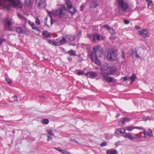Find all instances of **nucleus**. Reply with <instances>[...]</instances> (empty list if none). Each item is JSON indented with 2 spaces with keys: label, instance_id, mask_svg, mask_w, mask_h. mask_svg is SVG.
<instances>
[{
  "label": "nucleus",
  "instance_id": "f257e3e1",
  "mask_svg": "<svg viewBox=\"0 0 154 154\" xmlns=\"http://www.w3.org/2000/svg\"><path fill=\"white\" fill-rule=\"evenodd\" d=\"M103 55V50L102 48L98 45L94 47L89 54L90 58L92 61L98 66H101L100 71L103 77V80L106 81V65H101V63L98 57H101Z\"/></svg>",
  "mask_w": 154,
  "mask_h": 154
},
{
  "label": "nucleus",
  "instance_id": "f03ea898",
  "mask_svg": "<svg viewBox=\"0 0 154 154\" xmlns=\"http://www.w3.org/2000/svg\"><path fill=\"white\" fill-rule=\"evenodd\" d=\"M9 3L15 8H22L20 0H0V6L7 8Z\"/></svg>",
  "mask_w": 154,
  "mask_h": 154
},
{
  "label": "nucleus",
  "instance_id": "7ed1b4c3",
  "mask_svg": "<svg viewBox=\"0 0 154 154\" xmlns=\"http://www.w3.org/2000/svg\"><path fill=\"white\" fill-rule=\"evenodd\" d=\"M119 8L122 11H127L128 8V5L123 0H117Z\"/></svg>",
  "mask_w": 154,
  "mask_h": 154
},
{
  "label": "nucleus",
  "instance_id": "20e7f679",
  "mask_svg": "<svg viewBox=\"0 0 154 154\" xmlns=\"http://www.w3.org/2000/svg\"><path fill=\"white\" fill-rule=\"evenodd\" d=\"M123 136L125 138H128L129 139L133 140L134 139H141V137L138 134H134L133 135L132 134L130 133H126L125 134L123 135Z\"/></svg>",
  "mask_w": 154,
  "mask_h": 154
},
{
  "label": "nucleus",
  "instance_id": "39448f33",
  "mask_svg": "<svg viewBox=\"0 0 154 154\" xmlns=\"http://www.w3.org/2000/svg\"><path fill=\"white\" fill-rule=\"evenodd\" d=\"M66 10L65 7L64 6H62L56 10L55 13V14L59 17H62L64 15Z\"/></svg>",
  "mask_w": 154,
  "mask_h": 154
},
{
  "label": "nucleus",
  "instance_id": "423d86ee",
  "mask_svg": "<svg viewBox=\"0 0 154 154\" xmlns=\"http://www.w3.org/2000/svg\"><path fill=\"white\" fill-rule=\"evenodd\" d=\"M66 5L68 11L69 12L72 14H74L77 11L76 9L75 8L72 7V4L69 0H66Z\"/></svg>",
  "mask_w": 154,
  "mask_h": 154
},
{
  "label": "nucleus",
  "instance_id": "0eeeda50",
  "mask_svg": "<svg viewBox=\"0 0 154 154\" xmlns=\"http://www.w3.org/2000/svg\"><path fill=\"white\" fill-rule=\"evenodd\" d=\"M54 45L58 46L67 43V41L66 38L63 37L61 39L59 38L54 40Z\"/></svg>",
  "mask_w": 154,
  "mask_h": 154
},
{
  "label": "nucleus",
  "instance_id": "6e6552de",
  "mask_svg": "<svg viewBox=\"0 0 154 154\" xmlns=\"http://www.w3.org/2000/svg\"><path fill=\"white\" fill-rule=\"evenodd\" d=\"M107 59L110 61L112 62L115 60L117 58V54L114 51L108 52L106 56Z\"/></svg>",
  "mask_w": 154,
  "mask_h": 154
},
{
  "label": "nucleus",
  "instance_id": "1a4fd4ad",
  "mask_svg": "<svg viewBox=\"0 0 154 154\" xmlns=\"http://www.w3.org/2000/svg\"><path fill=\"white\" fill-rule=\"evenodd\" d=\"M88 37L93 42H96L97 41L101 40L100 35L98 34H95L93 35L88 34Z\"/></svg>",
  "mask_w": 154,
  "mask_h": 154
},
{
  "label": "nucleus",
  "instance_id": "9d476101",
  "mask_svg": "<svg viewBox=\"0 0 154 154\" xmlns=\"http://www.w3.org/2000/svg\"><path fill=\"white\" fill-rule=\"evenodd\" d=\"M4 28L5 30L8 31H12L13 29L11 27L12 25L11 22L9 20H4Z\"/></svg>",
  "mask_w": 154,
  "mask_h": 154
},
{
  "label": "nucleus",
  "instance_id": "9b49d317",
  "mask_svg": "<svg viewBox=\"0 0 154 154\" xmlns=\"http://www.w3.org/2000/svg\"><path fill=\"white\" fill-rule=\"evenodd\" d=\"M116 70V67L115 66H109L106 68V75H112Z\"/></svg>",
  "mask_w": 154,
  "mask_h": 154
},
{
  "label": "nucleus",
  "instance_id": "f8f14e48",
  "mask_svg": "<svg viewBox=\"0 0 154 154\" xmlns=\"http://www.w3.org/2000/svg\"><path fill=\"white\" fill-rule=\"evenodd\" d=\"M143 133L144 136L143 137V138H146L148 137H152L153 136L152 130L151 129H149L147 131H146L145 129H144Z\"/></svg>",
  "mask_w": 154,
  "mask_h": 154
},
{
  "label": "nucleus",
  "instance_id": "ddd939ff",
  "mask_svg": "<svg viewBox=\"0 0 154 154\" xmlns=\"http://www.w3.org/2000/svg\"><path fill=\"white\" fill-rule=\"evenodd\" d=\"M97 73L96 72H88L86 74L87 77L93 79L97 76Z\"/></svg>",
  "mask_w": 154,
  "mask_h": 154
},
{
  "label": "nucleus",
  "instance_id": "4468645a",
  "mask_svg": "<svg viewBox=\"0 0 154 154\" xmlns=\"http://www.w3.org/2000/svg\"><path fill=\"white\" fill-rule=\"evenodd\" d=\"M36 3L41 8H45L46 6L45 0H37Z\"/></svg>",
  "mask_w": 154,
  "mask_h": 154
},
{
  "label": "nucleus",
  "instance_id": "2eb2a0df",
  "mask_svg": "<svg viewBox=\"0 0 154 154\" xmlns=\"http://www.w3.org/2000/svg\"><path fill=\"white\" fill-rule=\"evenodd\" d=\"M138 33L144 38L148 36V32L147 29H143L141 31H138Z\"/></svg>",
  "mask_w": 154,
  "mask_h": 154
},
{
  "label": "nucleus",
  "instance_id": "dca6fc26",
  "mask_svg": "<svg viewBox=\"0 0 154 154\" xmlns=\"http://www.w3.org/2000/svg\"><path fill=\"white\" fill-rule=\"evenodd\" d=\"M43 37L45 38H48L51 37L52 35L51 33L49 32L47 30H45L43 31L42 34Z\"/></svg>",
  "mask_w": 154,
  "mask_h": 154
},
{
  "label": "nucleus",
  "instance_id": "f3484780",
  "mask_svg": "<svg viewBox=\"0 0 154 154\" xmlns=\"http://www.w3.org/2000/svg\"><path fill=\"white\" fill-rule=\"evenodd\" d=\"M16 31L17 33H19L25 34L26 33L25 31L22 29L20 27L17 26L15 27Z\"/></svg>",
  "mask_w": 154,
  "mask_h": 154
},
{
  "label": "nucleus",
  "instance_id": "a211bd4d",
  "mask_svg": "<svg viewBox=\"0 0 154 154\" xmlns=\"http://www.w3.org/2000/svg\"><path fill=\"white\" fill-rule=\"evenodd\" d=\"M66 38L70 41H73L75 38V36L72 35H67L66 36Z\"/></svg>",
  "mask_w": 154,
  "mask_h": 154
},
{
  "label": "nucleus",
  "instance_id": "6ab92c4d",
  "mask_svg": "<svg viewBox=\"0 0 154 154\" xmlns=\"http://www.w3.org/2000/svg\"><path fill=\"white\" fill-rule=\"evenodd\" d=\"M106 29L109 30V32L112 35H114L116 33V31L113 28L110 27L108 25H106Z\"/></svg>",
  "mask_w": 154,
  "mask_h": 154
},
{
  "label": "nucleus",
  "instance_id": "aec40b11",
  "mask_svg": "<svg viewBox=\"0 0 154 154\" xmlns=\"http://www.w3.org/2000/svg\"><path fill=\"white\" fill-rule=\"evenodd\" d=\"M107 154H117L118 152L116 149H108L106 151Z\"/></svg>",
  "mask_w": 154,
  "mask_h": 154
},
{
  "label": "nucleus",
  "instance_id": "412c9836",
  "mask_svg": "<svg viewBox=\"0 0 154 154\" xmlns=\"http://www.w3.org/2000/svg\"><path fill=\"white\" fill-rule=\"evenodd\" d=\"M49 21H48V20H45V21H44V23L48 27L50 26H49V24H50V26H51L53 22L55 21L56 20H48Z\"/></svg>",
  "mask_w": 154,
  "mask_h": 154
},
{
  "label": "nucleus",
  "instance_id": "4be33fe9",
  "mask_svg": "<svg viewBox=\"0 0 154 154\" xmlns=\"http://www.w3.org/2000/svg\"><path fill=\"white\" fill-rule=\"evenodd\" d=\"M129 121V118L128 117H126L125 118L119 122V124H121V123L122 125H124V123L125 122H128Z\"/></svg>",
  "mask_w": 154,
  "mask_h": 154
},
{
  "label": "nucleus",
  "instance_id": "5701e85b",
  "mask_svg": "<svg viewBox=\"0 0 154 154\" xmlns=\"http://www.w3.org/2000/svg\"><path fill=\"white\" fill-rule=\"evenodd\" d=\"M116 81V80H115L113 78L106 75V81L107 82L109 83H113Z\"/></svg>",
  "mask_w": 154,
  "mask_h": 154
},
{
  "label": "nucleus",
  "instance_id": "b1692460",
  "mask_svg": "<svg viewBox=\"0 0 154 154\" xmlns=\"http://www.w3.org/2000/svg\"><path fill=\"white\" fill-rule=\"evenodd\" d=\"M69 55L71 56H76V51L73 50H70L68 52Z\"/></svg>",
  "mask_w": 154,
  "mask_h": 154
},
{
  "label": "nucleus",
  "instance_id": "393cba45",
  "mask_svg": "<svg viewBox=\"0 0 154 154\" xmlns=\"http://www.w3.org/2000/svg\"><path fill=\"white\" fill-rule=\"evenodd\" d=\"M136 77V75L134 73L133 74L130 76V79L131 80V84H132L135 80Z\"/></svg>",
  "mask_w": 154,
  "mask_h": 154
},
{
  "label": "nucleus",
  "instance_id": "a878e982",
  "mask_svg": "<svg viewBox=\"0 0 154 154\" xmlns=\"http://www.w3.org/2000/svg\"><path fill=\"white\" fill-rule=\"evenodd\" d=\"M25 4L26 5H30L32 4V2L31 0H25Z\"/></svg>",
  "mask_w": 154,
  "mask_h": 154
},
{
  "label": "nucleus",
  "instance_id": "bb28decb",
  "mask_svg": "<svg viewBox=\"0 0 154 154\" xmlns=\"http://www.w3.org/2000/svg\"><path fill=\"white\" fill-rule=\"evenodd\" d=\"M146 1L148 3L149 7L150 6L152 7L154 6V4L152 1L150 0H146Z\"/></svg>",
  "mask_w": 154,
  "mask_h": 154
},
{
  "label": "nucleus",
  "instance_id": "cd10ccee",
  "mask_svg": "<svg viewBox=\"0 0 154 154\" xmlns=\"http://www.w3.org/2000/svg\"><path fill=\"white\" fill-rule=\"evenodd\" d=\"M28 23L31 26L32 29H35L36 27L35 24L33 22H32L30 20H29Z\"/></svg>",
  "mask_w": 154,
  "mask_h": 154
},
{
  "label": "nucleus",
  "instance_id": "c85d7f7f",
  "mask_svg": "<svg viewBox=\"0 0 154 154\" xmlns=\"http://www.w3.org/2000/svg\"><path fill=\"white\" fill-rule=\"evenodd\" d=\"M117 131L121 133H124L125 131V129L124 128H121L117 129Z\"/></svg>",
  "mask_w": 154,
  "mask_h": 154
},
{
  "label": "nucleus",
  "instance_id": "c756f323",
  "mask_svg": "<svg viewBox=\"0 0 154 154\" xmlns=\"http://www.w3.org/2000/svg\"><path fill=\"white\" fill-rule=\"evenodd\" d=\"M135 129V127L131 126H129L126 127V129L128 131H131Z\"/></svg>",
  "mask_w": 154,
  "mask_h": 154
},
{
  "label": "nucleus",
  "instance_id": "7c9ffc66",
  "mask_svg": "<svg viewBox=\"0 0 154 154\" xmlns=\"http://www.w3.org/2000/svg\"><path fill=\"white\" fill-rule=\"evenodd\" d=\"M86 73H85L84 72L82 71H79L76 73V74L79 76L83 75H86Z\"/></svg>",
  "mask_w": 154,
  "mask_h": 154
},
{
  "label": "nucleus",
  "instance_id": "2f4dec72",
  "mask_svg": "<svg viewBox=\"0 0 154 154\" xmlns=\"http://www.w3.org/2000/svg\"><path fill=\"white\" fill-rule=\"evenodd\" d=\"M48 15L49 16L51 20L52 19L54 15L53 13L51 12H48Z\"/></svg>",
  "mask_w": 154,
  "mask_h": 154
},
{
  "label": "nucleus",
  "instance_id": "473e14b6",
  "mask_svg": "<svg viewBox=\"0 0 154 154\" xmlns=\"http://www.w3.org/2000/svg\"><path fill=\"white\" fill-rule=\"evenodd\" d=\"M49 120L47 119H45L43 120L42 123L44 124L47 125L49 123Z\"/></svg>",
  "mask_w": 154,
  "mask_h": 154
},
{
  "label": "nucleus",
  "instance_id": "72a5a7b5",
  "mask_svg": "<svg viewBox=\"0 0 154 154\" xmlns=\"http://www.w3.org/2000/svg\"><path fill=\"white\" fill-rule=\"evenodd\" d=\"M47 131L49 135H54V134L53 133V130H48Z\"/></svg>",
  "mask_w": 154,
  "mask_h": 154
},
{
  "label": "nucleus",
  "instance_id": "f704fd0d",
  "mask_svg": "<svg viewBox=\"0 0 154 154\" xmlns=\"http://www.w3.org/2000/svg\"><path fill=\"white\" fill-rule=\"evenodd\" d=\"M5 39L0 38V45H1L4 42H5Z\"/></svg>",
  "mask_w": 154,
  "mask_h": 154
},
{
  "label": "nucleus",
  "instance_id": "c9c22d12",
  "mask_svg": "<svg viewBox=\"0 0 154 154\" xmlns=\"http://www.w3.org/2000/svg\"><path fill=\"white\" fill-rule=\"evenodd\" d=\"M131 51H132V52L131 53V54H132V55H133V57H132V58L134 57V55L135 54V53H134V51H137V50L136 49H131Z\"/></svg>",
  "mask_w": 154,
  "mask_h": 154
},
{
  "label": "nucleus",
  "instance_id": "e433bc0d",
  "mask_svg": "<svg viewBox=\"0 0 154 154\" xmlns=\"http://www.w3.org/2000/svg\"><path fill=\"white\" fill-rule=\"evenodd\" d=\"M122 58L125 59V53L123 51H122Z\"/></svg>",
  "mask_w": 154,
  "mask_h": 154
},
{
  "label": "nucleus",
  "instance_id": "4c0bfd02",
  "mask_svg": "<svg viewBox=\"0 0 154 154\" xmlns=\"http://www.w3.org/2000/svg\"><path fill=\"white\" fill-rule=\"evenodd\" d=\"M51 135H49V134L47 136V140L49 141L50 140H52V137H51Z\"/></svg>",
  "mask_w": 154,
  "mask_h": 154
},
{
  "label": "nucleus",
  "instance_id": "58836bf2",
  "mask_svg": "<svg viewBox=\"0 0 154 154\" xmlns=\"http://www.w3.org/2000/svg\"><path fill=\"white\" fill-rule=\"evenodd\" d=\"M60 152H61L62 153H63L64 154L69 153V152H67L66 150L64 149H61V150Z\"/></svg>",
  "mask_w": 154,
  "mask_h": 154
},
{
  "label": "nucleus",
  "instance_id": "ea45409f",
  "mask_svg": "<svg viewBox=\"0 0 154 154\" xmlns=\"http://www.w3.org/2000/svg\"><path fill=\"white\" fill-rule=\"evenodd\" d=\"M134 53H135V57L137 58H138L140 57V56H139V54H137V51H134Z\"/></svg>",
  "mask_w": 154,
  "mask_h": 154
},
{
  "label": "nucleus",
  "instance_id": "a19ab883",
  "mask_svg": "<svg viewBox=\"0 0 154 154\" xmlns=\"http://www.w3.org/2000/svg\"><path fill=\"white\" fill-rule=\"evenodd\" d=\"M6 81L9 84H10L11 81L9 78H6Z\"/></svg>",
  "mask_w": 154,
  "mask_h": 154
},
{
  "label": "nucleus",
  "instance_id": "79ce46f5",
  "mask_svg": "<svg viewBox=\"0 0 154 154\" xmlns=\"http://www.w3.org/2000/svg\"><path fill=\"white\" fill-rule=\"evenodd\" d=\"M135 129H138L139 130H144L145 129L143 128L142 127H135Z\"/></svg>",
  "mask_w": 154,
  "mask_h": 154
},
{
  "label": "nucleus",
  "instance_id": "37998d69",
  "mask_svg": "<svg viewBox=\"0 0 154 154\" xmlns=\"http://www.w3.org/2000/svg\"><path fill=\"white\" fill-rule=\"evenodd\" d=\"M48 41L50 44H51L54 45V41L48 40Z\"/></svg>",
  "mask_w": 154,
  "mask_h": 154
},
{
  "label": "nucleus",
  "instance_id": "c03bdc74",
  "mask_svg": "<svg viewBox=\"0 0 154 154\" xmlns=\"http://www.w3.org/2000/svg\"><path fill=\"white\" fill-rule=\"evenodd\" d=\"M34 29H35L38 32V34H39L41 32V30L38 28L36 27Z\"/></svg>",
  "mask_w": 154,
  "mask_h": 154
},
{
  "label": "nucleus",
  "instance_id": "a18cd8bd",
  "mask_svg": "<svg viewBox=\"0 0 154 154\" xmlns=\"http://www.w3.org/2000/svg\"><path fill=\"white\" fill-rule=\"evenodd\" d=\"M70 141L73 143H78V142L76 140L73 139H71L70 140Z\"/></svg>",
  "mask_w": 154,
  "mask_h": 154
},
{
  "label": "nucleus",
  "instance_id": "49530a36",
  "mask_svg": "<svg viewBox=\"0 0 154 154\" xmlns=\"http://www.w3.org/2000/svg\"><path fill=\"white\" fill-rule=\"evenodd\" d=\"M124 22L125 24H128L129 23L130 21L128 20H124Z\"/></svg>",
  "mask_w": 154,
  "mask_h": 154
},
{
  "label": "nucleus",
  "instance_id": "de8ad7c7",
  "mask_svg": "<svg viewBox=\"0 0 154 154\" xmlns=\"http://www.w3.org/2000/svg\"><path fill=\"white\" fill-rule=\"evenodd\" d=\"M122 79H123V81L125 82V81H127V80H128V77L126 76H125V77H123L122 78Z\"/></svg>",
  "mask_w": 154,
  "mask_h": 154
},
{
  "label": "nucleus",
  "instance_id": "09e8293b",
  "mask_svg": "<svg viewBox=\"0 0 154 154\" xmlns=\"http://www.w3.org/2000/svg\"><path fill=\"white\" fill-rule=\"evenodd\" d=\"M17 16L19 17V18L21 19L23 18V17L21 14H18Z\"/></svg>",
  "mask_w": 154,
  "mask_h": 154
},
{
  "label": "nucleus",
  "instance_id": "8fccbe9b",
  "mask_svg": "<svg viewBox=\"0 0 154 154\" xmlns=\"http://www.w3.org/2000/svg\"><path fill=\"white\" fill-rule=\"evenodd\" d=\"M35 23L38 25H39L40 24V20H35Z\"/></svg>",
  "mask_w": 154,
  "mask_h": 154
},
{
  "label": "nucleus",
  "instance_id": "3c124183",
  "mask_svg": "<svg viewBox=\"0 0 154 154\" xmlns=\"http://www.w3.org/2000/svg\"><path fill=\"white\" fill-rule=\"evenodd\" d=\"M12 97L14 99V101H16L17 100V97L16 96H13Z\"/></svg>",
  "mask_w": 154,
  "mask_h": 154
},
{
  "label": "nucleus",
  "instance_id": "603ef678",
  "mask_svg": "<svg viewBox=\"0 0 154 154\" xmlns=\"http://www.w3.org/2000/svg\"><path fill=\"white\" fill-rule=\"evenodd\" d=\"M82 35V32L81 31H79V32L78 34L77 35V36H78L79 37H80Z\"/></svg>",
  "mask_w": 154,
  "mask_h": 154
},
{
  "label": "nucleus",
  "instance_id": "864d4df0",
  "mask_svg": "<svg viewBox=\"0 0 154 154\" xmlns=\"http://www.w3.org/2000/svg\"><path fill=\"white\" fill-rule=\"evenodd\" d=\"M54 149L59 152H60L61 150V149L60 147H55Z\"/></svg>",
  "mask_w": 154,
  "mask_h": 154
},
{
  "label": "nucleus",
  "instance_id": "5fc2aeb1",
  "mask_svg": "<svg viewBox=\"0 0 154 154\" xmlns=\"http://www.w3.org/2000/svg\"><path fill=\"white\" fill-rule=\"evenodd\" d=\"M135 28L137 29H140V27L139 26L136 25L135 26Z\"/></svg>",
  "mask_w": 154,
  "mask_h": 154
},
{
  "label": "nucleus",
  "instance_id": "6e6d98bb",
  "mask_svg": "<svg viewBox=\"0 0 154 154\" xmlns=\"http://www.w3.org/2000/svg\"><path fill=\"white\" fill-rule=\"evenodd\" d=\"M85 6L84 5H82L80 6V8H81V10L82 11L85 8Z\"/></svg>",
  "mask_w": 154,
  "mask_h": 154
},
{
  "label": "nucleus",
  "instance_id": "4d7b16f0",
  "mask_svg": "<svg viewBox=\"0 0 154 154\" xmlns=\"http://www.w3.org/2000/svg\"><path fill=\"white\" fill-rule=\"evenodd\" d=\"M106 145V142H104L103 143L101 144L100 146H103Z\"/></svg>",
  "mask_w": 154,
  "mask_h": 154
},
{
  "label": "nucleus",
  "instance_id": "13d9d810",
  "mask_svg": "<svg viewBox=\"0 0 154 154\" xmlns=\"http://www.w3.org/2000/svg\"><path fill=\"white\" fill-rule=\"evenodd\" d=\"M69 45H72V46H75L76 45V44H71V43H70L69 44Z\"/></svg>",
  "mask_w": 154,
  "mask_h": 154
},
{
  "label": "nucleus",
  "instance_id": "bf43d9fd",
  "mask_svg": "<svg viewBox=\"0 0 154 154\" xmlns=\"http://www.w3.org/2000/svg\"><path fill=\"white\" fill-rule=\"evenodd\" d=\"M103 27H106V24L104 25Z\"/></svg>",
  "mask_w": 154,
  "mask_h": 154
},
{
  "label": "nucleus",
  "instance_id": "052dcab7",
  "mask_svg": "<svg viewBox=\"0 0 154 154\" xmlns=\"http://www.w3.org/2000/svg\"><path fill=\"white\" fill-rule=\"evenodd\" d=\"M112 38H114V37L113 36H112V37H110V39H111Z\"/></svg>",
  "mask_w": 154,
  "mask_h": 154
},
{
  "label": "nucleus",
  "instance_id": "680f3d73",
  "mask_svg": "<svg viewBox=\"0 0 154 154\" xmlns=\"http://www.w3.org/2000/svg\"><path fill=\"white\" fill-rule=\"evenodd\" d=\"M68 59H69V60H70V57H69V58H68Z\"/></svg>",
  "mask_w": 154,
  "mask_h": 154
},
{
  "label": "nucleus",
  "instance_id": "e2e57ef3",
  "mask_svg": "<svg viewBox=\"0 0 154 154\" xmlns=\"http://www.w3.org/2000/svg\"><path fill=\"white\" fill-rule=\"evenodd\" d=\"M118 134V133L116 132L115 134Z\"/></svg>",
  "mask_w": 154,
  "mask_h": 154
},
{
  "label": "nucleus",
  "instance_id": "0e129e2a",
  "mask_svg": "<svg viewBox=\"0 0 154 154\" xmlns=\"http://www.w3.org/2000/svg\"><path fill=\"white\" fill-rule=\"evenodd\" d=\"M119 116H116V117H118Z\"/></svg>",
  "mask_w": 154,
  "mask_h": 154
},
{
  "label": "nucleus",
  "instance_id": "69168bd1",
  "mask_svg": "<svg viewBox=\"0 0 154 154\" xmlns=\"http://www.w3.org/2000/svg\"><path fill=\"white\" fill-rule=\"evenodd\" d=\"M36 19L38 20V18H37Z\"/></svg>",
  "mask_w": 154,
  "mask_h": 154
},
{
  "label": "nucleus",
  "instance_id": "338daca9",
  "mask_svg": "<svg viewBox=\"0 0 154 154\" xmlns=\"http://www.w3.org/2000/svg\"><path fill=\"white\" fill-rule=\"evenodd\" d=\"M47 18H46V19H46V20H47Z\"/></svg>",
  "mask_w": 154,
  "mask_h": 154
}]
</instances>
